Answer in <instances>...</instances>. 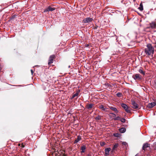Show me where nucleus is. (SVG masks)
I'll use <instances>...</instances> for the list:
<instances>
[{
	"mask_svg": "<svg viewBox=\"0 0 156 156\" xmlns=\"http://www.w3.org/2000/svg\"><path fill=\"white\" fill-rule=\"evenodd\" d=\"M147 48L144 49V51L145 54L148 55H150L154 54V48L151 44L149 43L146 45Z\"/></svg>",
	"mask_w": 156,
	"mask_h": 156,
	"instance_id": "obj_1",
	"label": "nucleus"
},
{
	"mask_svg": "<svg viewBox=\"0 0 156 156\" xmlns=\"http://www.w3.org/2000/svg\"><path fill=\"white\" fill-rule=\"evenodd\" d=\"M132 78L135 80H140L143 79L142 76L139 74H135L132 76Z\"/></svg>",
	"mask_w": 156,
	"mask_h": 156,
	"instance_id": "obj_2",
	"label": "nucleus"
},
{
	"mask_svg": "<svg viewBox=\"0 0 156 156\" xmlns=\"http://www.w3.org/2000/svg\"><path fill=\"white\" fill-rule=\"evenodd\" d=\"M121 106L123 108L127 113H130V111L129 110L128 107L127 105L125 104L122 103L121 104Z\"/></svg>",
	"mask_w": 156,
	"mask_h": 156,
	"instance_id": "obj_3",
	"label": "nucleus"
},
{
	"mask_svg": "<svg viewBox=\"0 0 156 156\" xmlns=\"http://www.w3.org/2000/svg\"><path fill=\"white\" fill-rule=\"evenodd\" d=\"M55 57V55H53L50 56L48 60V65H51L53 62L54 59Z\"/></svg>",
	"mask_w": 156,
	"mask_h": 156,
	"instance_id": "obj_4",
	"label": "nucleus"
},
{
	"mask_svg": "<svg viewBox=\"0 0 156 156\" xmlns=\"http://www.w3.org/2000/svg\"><path fill=\"white\" fill-rule=\"evenodd\" d=\"M93 20V18L90 17H87L83 20V23H89L91 22Z\"/></svg>",
	"mask_w": 156,
	"mask_h": 156,
	"instance_id": "obj_5",
	"label": "nucleus"
},
{
	"mask_svg": "<svg viewBox=\"0 0 156 156\" xmlns=\"http://www.w3.org/2000/svg\"><path fill=\"white\" fill-rule=\"evenodd\" d=\"M131 104L133 106L132 108L134 109H137L138 108V105L136 103V102L133 100H132L131 101Z\"/></svg>",
	"mask_w": 156,
	"mask_h": 156,
	"instance_id": "obj_6",
	"label": "nucleus"
},
{
	"mask_svg": "<svg viewBox=\"0 0 156 156\" xmlns=\"http://www.w3.org/2000/svg\"><path fill=\"white\" fill-rule=\"evenodd\" d=\"M111 149L110 147H108L105 148V149L104 155L105 156H108L109 154V152L111 151Z\"/></svg>",
	"mask_w": 156,
	"mask_h": 156,
	"instance_id": "obj_7",
	"label": "nucleus"
},
{
	"mask_svg": "<svg viewBox=\"0 0 156 156\" xmlns=\"http://www.w3.org/2000/svg\"><path fill=\"white\" fill-rule=\"evenodd\" d=\"M55 8H52L51 6H48L46 9L44 10V12H46L49 11H51L55 10Z\"/></svg>",
	"mask_w": 156,
	"mask_h": 156,
	"instance_id": "obj_8",
	"label": "nucleus"
},
{
	"mask_svg": "<svg viewBox=\"0 0 156 156\" xmlns=\"http://www.w3.org/2000/svg\"><path fill=\"white\" fill-rule=\"evenodd\" d=\"M156 105V103L154 102L149 103L147 105V107L148 108H151L155 106Z\"/></svg>",
	"mask_w": 156,
	"mask_h": 156,
	"instance_id": "obj_9",
	"label": "nucleus"
},
{
	"mask_svg": "<svg viewBox=\"0 0 156 156\" xmlns=\"http://www.w3.org/2000/svg\"><path fill=\"white\" fill-rule=\"evenodd\" d=\"M150 27L152 29H154L156 28V23L154 21L150 23Z\"/></svg>",
	"mask_w": 156,
	"mask_h": 156,
	"instance_id": "obj_10",
	"label": "nucleus"
},
{
	"mask_svg": "<svg viewBox=\"0 0 156 156\" xmlns=\"http://www.w3.org/2000/svg\"><path fill=\"white\" fill-rule=\"evenodd\" d=\"M150 144L147 143H144V144L143 146V147H142L143 150H145V149L147 148L148 147H150Z\"/></svg>",
	"mask_w": 156,
	"mask_h": 156,
	"instance_id": "obj_11",
	"label": "nucleus"
},
{
	"mask_svg": "<svg viewBox=\"0 0 156 156\" xmlns=\"http://www.w3.org/2000/svg\"><path fill=\"white\" fill-rule=\"evenodd\" d=\"M94 104L93 103H90L86 105V108L88 109H90L93 108Z\"/></svg>",
	"mask_w": 156,
	"mask_h": 156,
	"instance_id": "obj_12",
	"label": "nucleus"
},
{
	"mask_svg": "<svg viewBox=\"0 0 156 156\" xmlns=\"http://www.w3.org/2000/svg\"><path fill=\"white\" fill-rule=\"evenodd\" d=\"M109 108L110 109L115 111L116 113H118L119 112L118 110L116 108L112 106H109Z\"/></svg>",
	"mask_w": 156,
	"mask_h": 156,
	"instance_id": "obj_13",
	"label": "nucleus"
},
{
	"mask_svg": "<svg viewBox=\"0 0 156 156\" xmlns=\"http://www.w3.org/2000/svg\"><path fill=\"white\" fill-rule=\"evenodd\" d=\"M86 148V146L85 145H83L81 147L80 149L81 150V153H84L85 152V150Z\"/></svg>",
	"mask_w": 156,
	"mask_h": 156,
	"instance_id": "obj_14",
	"label": "nucleus"
},
{
	"mask_svg": "<svg viewBox=\"0 0 156 156\" xmlns=\"http://www.w3.org/2000/svg\"><path fill=\"white\" fill-rule=\"evenodd\" d=\"M99 108L101 109L103 111L105 112H107V109H108V108H105L104 106L102 105H101L99 106Z\"/></svg>",
	"mask_w": 156,
	"mask_h": 156,
	"instance_id": "obj_15",
	"label": "nucleus"
},
{
	"mask_svg": "<svg viewBox=\"0 0 156 156\" xmlns=\"http://www.w3.org/2000/svg\"><path fill=\"white\" fill-rule=\"evenodd\" d=\"M119 132L121 133H123L126 131V129L124 127H122L119 129Z\"/></svg>",
	"mask_w": 156,
	"mask_h": 156,
	"instance_id": "obj_16",
	"label": "nucleus"
},
{
	"mask_svg": "<svg viewBox=\"0 0 156 156\" xmlns=\"http://www.w3.org/2000/svg\"><path fill=\"white\" fill-rule=\"evenodd\" d=\"M81 140V138L80 135L77 136V138L75 140L74 144H75L78 143Z\"/></svg>",
	"mask_w": 156,
	"mask_h": 156,
	"instance_id": "obj_17",
	"label": "nucleus"
},
{
	"mask_svg": "<svg viewBox=\"0 0 156 156\" xmlns=\"http://www.w3.org/2000/svg\"><path fill=\"white\" fill-rule=\"evenodd\" d=\"M138 9L140 11H142L143 10V6L142 3H140V6L138 7Z\"/></svg>",
	"mask_w": 156,
	"mask_h": 156,
	"instance_id": "obj_18",
	"label": "nucleus"
},
{
	"mask_svg": "<svg viewBox=\"0 0 156 156\" xmlns=\"http://www.w3.org/2000/svg\"><path fill=\"white\" fill-rule=\"evenodd\" d=\"M118 145H119L118 144H115L113 146L112 149L115 150V151H116V149L118 147Z\"/></svg>",
	"mask_w": 156,
	"mask_h": 156,
	"instance_id": "obj_19",
	"label": "nucleus"
},
{
	"mask_svg": "<svg viewBox=\"0 0 156 156\" xmlns=\"http://www.w3.org/2000/svg\"><path fill=\"white\" fill-rule=\"evenodd\" d=\"M139 72L141 74H143V75H145V72L141 69H140L138 70Z\"/></svg>",
	"mask_w": 156,
	"mask_h": 156,
	"instance_id": "obj_20",
	"label": "nucleus"
},
{
	"mask_svg": "<svg viewBox=\"0 0 156 156\" xmlns=\"http://www.w3.org/2000/svg\"><path fill=\"white\" fill-rule=\"evenodd\" d=\"M17 15L14 14L13 15L11 18H10V20H13L17 16Z\"/></svg>",
	"mask_w": 156,
	"mask_h": 156,
	"instance_id": "obj_21",
	"label": "nucleus"
},
{
	"mask_svg": "<svg viewBox=\"0 0 156 156\" xmlns=\"http://www.w3.org/2000/svg\"><path fill=\"white\" fill-rule=\"evenodd\" d=\"M116 96L119 97L120 98L122 96V94L121 92H118L116 94Z\"/></svg>",
	"mask_w": 156,
	"mask_h": 156,
	"instance_id": "obj_22",
	"label": "nucleus"
},
{
	"mask_svg": "<svg viewBox=\"0 0 156 156\" xmlns=\"http://www.w3.org/2000/svg\"><path fill=\"white\" fill-rule=\"evenodd\" d=\"M98 26H96L95 27H94V29L96 30V32L97 33H98L99 32V30H97L98 28Z\"/></svg>",
	"mask_w": 156,
	"mask_h": 156,
	"instance_id": "obj_23",
	"label": "nucleus"
},
{
	"mask_svg": "<svg viewBox=\"0 0 156 156\" xmlns=\"http://www.w3.org/2000/svg\"><path fill=\"white\" fill-rule=\"evenodd\" d=\"M95 119L96 120H100L101 119V116L99 115H98L95 118Z\"/></svg>",
	"mask_w": 156,
	"mask_h": 156,
	"instance_id": "obj_24",
	"label": "nucleus"
},
{
	"mask_svg": "<svg viewBox=\"0 0 156 156\" xmlns=\"http://www.w3.org/2000/svg\"><path fill=\"white\" fill-rule=\"evenodd\" d=\"M120 121L124 123L126 122V119H124V118H121V119H120Z\"/></svg>",
	"mask_w": 156,
	"mask_h": 156,
	"instance_id": "obj_25",
	"label": "nucleus"
},
{
	"mask_svg": "<svg viewBox=\"0 0 156 156\" xmlns=\"http://www.w3.org/2000/svg\"><path fill=\"white\" fill-rule=\"evenodd\" d=\"M152 147L154 150H156V143L155 142L152 145Z\"/></svg>",
	"mask_w": 156,
	"mask_h": 156,
	"instance_id": "obj_26",
	"label": "nucleus"
},
{
	"mask_svg": "<svg viewBox=\"0 0 156 156\" xmlns=\"http://www.w3.org/2000/svg\"><path fill=\"white\" fill-rule=\"evenodd\" d=\"M121 119V118L119 117V116H117L116 117L114 118V119L115 120H120V119Z\"/></svg>",
	"mask_w": 156,
	"mask_h": 156,
	"instance_id": "obj_27",
	"label": "nucleus"
},
{
	"mask_svg": "<svg viewBox=\"0 0 156 156\" xmlns=\"http://www.w3.org/2000/svg\"><path fill=\"white\" fill-rule=\"evenodd\" d=\"M152 44L154 45V48H156V41H155L154 42H152Z\"/></svg>",
	"mask_w": 156,
	"mask_h": 156,
	"instance_id": "obj_28",
	"label": "nucleus"
},
{
	"mask_svg": "<svg viewBox=\"0 0 156 156\" xmlns=\"http://www.w3.org/2000/svg\"><path fill=\"white\" fill-rule=\"evenodd\" d=\"M105 144L104 142H102L100 143V145L101 146H104Z\"/></svg>",
	"mask_w": 156,
	"mask_h": 156,
	"instance_id": "obj_29",
	"label": "nucleus"
},
{
	"mask_svg": "<svg viewBox=\"0 0 156 156\" xmlns=\"http://www.w3.org/2000/svg\"><path fill=\"white\" fill-rule=\"evenodd\" d=\"M119 135V134L118 133H115L113 134L114 136L115 137H118Z\"/></svg>",
	"mask_w": 156,
	"mask_h": 156,
	"instance_id": "obj_30",
	"label": "nucleus"
},
{
	"mask_svg": "<svg viewBox=\"0 0 156 156\" xmlns=\"http://www.w3.org/2000/svg\"><path fill=\"white\" fill-rule=\"evenodd\" d=\"M78 94L77 93H76L75 94H73V97H74V98L76 96H78Z\"/></svg>",
	"mask_w": 156,
	"mask_h": 156,
	"instance_id": "obj_31",
	"label": "nucleus"
},
{
	"mask_svg": "<svg viewBox=\"0 0 156 156\" xmlns=\"http://www.w3.org/2000/svg\"><path fill=\"white\" fill-rule=\"evenodd\" d=\"M122 144H123V145H127V143L126 142H122Z\"/></svg>",
	"mask_w": 156,
	"mask_h": 156,
	"instance_id": "obj_32",
	"label": "nucleus"
},
{
	"mask_svg": "<svg viewBox=\"0 0 156 156\" xmlns=\"http://www.w3.org/2000/svg\"><path fill=\"white\" fill-rule=\"evenodd\" d=\"M110 114H112V115H115V114H114V113H110V114H109V117L110 118H111V116L110 115Z\"/></svg>",
	"mask_w": 156,
	"mask_h": 156,
	"instance_id": "obj_33",
	"label": "nucleus"
},
{
	"mask_svg": "<svg viewBox=\"0 0 156 156\" xmlns=\"http://www.w3.org/2000/svg\"><path fill=\"white\" fill-rule=\"evenodd\" d=\"M115 150L113 149H112V150H111V152L112 153H114L115 152Z\"/></svg>",
	"mask_w": 156,
	"mask_h": 156,
	"instance_id": "obj_34",
	"label": "nucleus"
},
{
	"mask_svg": "<svg viewBox=\"0 0 156 156\" xmlns=\"http://www.w3.org/2000/svg\"><path fill=\"white\" fill-rule=\"evenodd\" d=\"M80 90H78L76 92V93H78V95L79 94V93H80Z\"/></svg>",
	"mask_w": 156,
	"mask_h": 156,
	"instance_id": "obj_35",
	"label": "nucleus"
},
{
	"mask_svg": "<svg viewBox=\"0 0 156 156\" xmlns=\"http://www.w3.org/2000/svg\"><path fill=\"white\" fill-rule=\"evenodd\" d=\"M31 72L32 75H33V73H34V71H33V69H31Z\"/></svg>",
	"mask_w": 156,
	"mask_h": 156,
	"instance_id": "obj_36",
	"label": "nucleus"
},
{
	"mask_svg": "<svg viewBox=\"0 0 156 156\" xmlns=\"http://www.w3.org/2000/svg\"><path fill=\"white\" fill-rule=\"evenodd\" d=\"M74 98V97H73V95H72V96L71 97V99H73Z\"/></svg>",
	"mask_w": 156,
	"mask_h": 156,
	"instance_id": "obj_37",
	"label": "nucleus"
},
{
	"mask_svg": "<svg viewBox=\"0 0 156 156\" xmlns=\"http://www.w3.org/2000/svg\"><path fill=\"white\" fill-rule=\"evenodd\" d=\"M74 98V97H73V95H72V96L71 97V99H73Z\"/></svg>",
	"mask_w": 156,
	"mask_h": 156,
	"instance_id": "obj_38",
	"label": "nucleus"
},
{
	"mask_svg": "<svg viewBox=\"0 0 156 156\" xmlns=\"http://www.w3.org/2000/svg\"><path fill=\"white\" fill-rule=\"evenodd\" d=\"M146 156H151L150 154H147Z\"/></svg>",
	"mask_w": 156,
	"mask_h": 156,
	"instance_id": "obj_39",
	"label": "nucleus"
},
{
	"mask_svg": "<svg viewBox=\"0 0 156 156\" xmlns=\"http://www.w3.org/2000/svg\"><path fill=\"white\" fill-rule=\"evenodd\" d=\"M88 156H91V154H88L87 155Z\"/></svg>",
	"mask_w": 156,
	"mask_h": 156,
	"instance_id": "obj_40",
	"label": "nucleus"
},
{
	"mask_svg": "<svg viewBox=\"0 0 156 156\" xmlns=\"http://www.w3.org/2000/svg\"><path fill=\"white\" fill-rule=\"evenodd\" d=\"M22 147H24V145L23 144H22Z\"/></svg>",
	"mask_w": 156,
	"mask_h": 156,
	"instance_id": "obj_41",
	"label": "nucleus"
},
{
	"mask_svg": "<svg viewBox=\"0 0 156 156\" xmlns=\"http://www.w3.org/2000/svg\"><path fill=\"white\" fill-rule=\"evenodd\" d=\"M113 117H114V118H115V117H116V115L115 114V115H113Z\"/></svg>",
	"mask_w": 156,
	"mask_h": 156,
	"instance_id": "obj_42",
	"label": "nucleus"
},
{
	"mask_svg": "<svg viewBox=\"0 0 156 156\" xmlns=\"http://www.w3.org/2000/svg\"><path fill=\"white\" fill-rule=\"evenodd\" d=\"M80 106H82V107H83V108H84V107L82 105V104H80Z\"/></svg>",
	"mask_w": 156,
	"mask_h": 156,
	"instance_id": "obj_43",
	"label": "nucleus"
},
{
	"mask_svg": "<svg viewBox=\"0 0 156 156\" xmlns=\"http://www.w3.org/2000/svg\"><path fill=\"white\" fill-rule=\"evenodd\" d=\"M86 47H88L89 46V45L87 44V45L86 44Z\"/></svg>",
	"mask_w": 156,
	"mask_h": 156,
	"instance_id": "obj_44",
	"label": "nucleus"
},
{
	"mask_svg": "<svg viewBox=\"0 0 156 156\" xmlns=\"http://www.w3.org/2000/svg\"><path fill=\"white\" fill-rule=\"evenodd\" d=\"M144 87L145 89V90H146V88L145 87Z\"/></svg>",
	"mask_w": 156,
	"mask_h": 156,
	"instance_id": "obj_45",
	"label": "nucleus"
},
{
	"mask_svg": "<svg viewBox=\"0 0 156 156\" xmlns=\"http://www.w3.org/2000/svg\"><path fill=\"white\" fill-rule=\"evenodd\" d=\"M149 13H150V12H149H149L147 13V14H149Z\"/></svg>",
	"mask_w": 156,
	"mask_h": 156,
	"instance_id": "obj_46",
	"label": "nucleus"
},
{
	"mask_svg": "<svg viewBox=\"0 0 156 156\" xmlns=\"http://www.w3.org/2000/svg\"><path fill=\"white\" fill-rule=\"evenodd\" d=\"M70 66H68V68H70Z\"/></svg>",
	"mask_w": 156,
	"mask_h": 156,
	"instance_id": "obj_47",
	"label": "nucleus"
},
{
	"mask_svg": "<svg viewBox=\"0 0 156 156\" xmlns=\"http://www.w3.org/2000/svg\"><path fill=\"white\" fill-rule=\"evenodd\" d=\"M123 1V0H122V1H121V3H122Z\"/></svg>",
	"mask_w": 156,
	"mask_h": 156,
	"instance_id": "obj_48",
	"label": "nucleus"
},
{
	"mask_svg": "<svg viewBox=\"0 0 156 156\" xmlns=\"http://www.w3.org/2000/svg\"><path fill=\"white\" fill-rule=\"evenodd\" d=\"M18 86H22V85H19Z\"/></svg>",
	"mask_w": 156,
	"mask_h": 156,
	"instance_id": "obj_49",
	"label": "nucleus"
},
{
	"mask_svg": "<svg viewBox=\"0 0 156 156\" xmlns=\"http://www.w3.org/2000/svg\"><path fill=\"white\" fill-rule=\"evenodd\" d=\"M143 89L144 90V91L145 90V89H144V88H143Z\"/></svg>",
	"mask_w": 156,
	"mask_h": 156,
	"instance_id": "obj_50",
	"label": "nucleus"
},
{
	"mask_svg": "<svg viewBox=\"0 0 156 156\" xmlns=\"http://www.w3.org/2000/svg\"><path fill=\"white\" fill-rule=\"evenodd\" d=\"M69 114H70V113L69 112Z\"/></svg>",
	"mask_w": 156,
	"mask_h": 156,
	"instance_id": "obj_51",
	"label": "nucleus"
},
{
	"mask_svg": "<svg viewBox=\"0 0 156 156\" xmlns=\"http://www.w3.org/2000/svg\"><path fill=\"white\" fill-rule=\"evenodd\" d=\"M155 85H156V82H155Z\"/></svg>",
	"mask_w": 156,
	"mask_h": 156,
	"instance_id": "obj_52",
	"label": "nucleus"
}]
</instances>
